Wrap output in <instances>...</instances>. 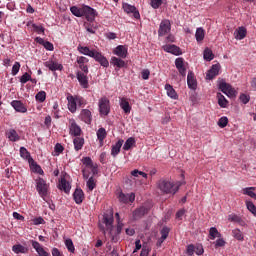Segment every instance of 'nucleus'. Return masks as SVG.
Returning a JSON list of instances; mask_svg holds the SVG:
<instances>
[{
	"mask_svg": "<svg viewBox=\"0 0 256 256\" xmlns=\"http://www.w3.org/2000/svg\"><path fill=\"white\" fill-rule=\"evenodd\" d=\"M12 251H13V253H16L17 255H19V253L27 254V253H29V248H27L21 244H16V245L12 246Z\"/></svg>",
	"mask_w": 256,
	"mask_h": 256,
	"instance_id": "29",
	"label": "nucleus"
},
{
	"mask_svg": "<svg viewBox=\"0 0 256 256\" xmlns=\"http://www.w3.org/2000/svg\"><path fill=\"white\" fill-rule=\"evenodd\" d=\"M21 69V64L19 62H15L12 67V75L15 76L17 73H19V70Z\"/></svg>",
	"mask_w": 256,
	"mask_h": 256,
	"instance_id": "61",
	"label": "nucleus"
},
{
	"mask_svg": "<svg viewBox=\"0 0 256 256\" xmlns=\"http://www.w3.org/2000/svg\"><path fill=\"white\" fill-rule=\"evenodd\" d=\"M171 31V21L164 19L161 21L159 30H158V35L159 37H165L167 33Z\"/></svg>",
	"mask_w": 256,
	"mask_h": 256,
	"instance_id": "7",
	"label": "nucleus"
},
{
	"mask_svg": "<svg viewBox=\"0 0 256 256\" xmlns=\"http://www.w3.org/2000/svg\"><path fill=\"white\" fill-rule=\"evenodd\" d=\"M186 254L188 256H193L195 254V245L194 244H189L186 247Z\"/></svg>",
	"mask_w": 256,
	"mask_h": 256,
	"instance_id": "57",
	"label": "nucleus"
},
{
	"mask_svg": "<svg viewBox=\"0 0 256 256\" xmlns=\"http://www.w3.org/2000/svg\"><path fill=\"white\" fill-rule=\"evenodd\" d=\"M45 67H47L50 71H62L63 65L59 64L53 60L45 62Z\"/></svg>",
	"mask_w": 256,
	"mask_h": 256,
	"instance_id": "21",
	"label": "nucleus"
},
{
	"mask_svg": "<svg viewBox=\"0 0 256 256\" xmlns=\"http://www.w3.org/2000/svg\"><path fill=\"white\" fill-rule=\"evenodd\" d=\"M113 53H114V55H117V57H120V59H127V55H128L127 46L118 45L114 49Z\"/></svg>",
	"mask_w": 256,
	"mask_h": 256,
	"instance_id": "11",
	"label": "nucleus"
},
{
	"mask_svg": "<svg viewBox=\"0 0 256 256\" xmlns=\"http://www.w3.org/2000/svg\"><path fill=\"white\" fill-rule=\"evenodd\" d=\"M84 27L88 33L95 35V31H97V24H95V21L85 22Z\"/></svg>",
	"mask_w": 256,
	"mask_h": 256,
	"instance_id": "28",
	"label": "nucleus"
},
{
	"mask_svg": "<svg viewBox=\"0 0 256 256\" xmlns=\"http://www.w3.org/2000/svg\"><path fill=\"white\" fill-rule=\"evenodd\" d=\"M204 59L205 61H213L215 59V55L213 54V51L209 48H206L204 50Z\"/></svg>",
	"mask_w": 256,
	"mask_h": 256,
	"instance_id": "44",
	"label": "nucleus"
},
{
	"mask_svg": "<svg viewBox=\"0 0 256 256\" xmlns=\"http://www.w3.org/2000/svg\"><path fill=\"white\" fill-rule=\"evenodd\" d=\"M92 59L97 61L101 65V67H109V60H107L106 57L103 56V54L97 50L94 52V56H92Z\"/></svg>",
	"mask_w": 256,
	"mask_h": 256,
	"instance_id": "10",
	"label": "nucleus"
},
{
	"mask_svg": "<svg viewBox=\"0 0 256 256\" xmlns=\"http://www.w3.org/2000/svg\"><path fill=\"white\" fill-rule=\"evenodd\" d=\"M149 75H151V71H149V69L142 70L141 76H142V79H144V81H147V79H149Z\"/></svg>",
	"mask_w": 256,
	"mask_h": 256,
	"instance_id": "63",
	"label": "nucleus"
},
{
	"mask_svg": "<svg viewBox=\"0 0 256 256\" xmlns=\"http://www.w3.org/2000/svg\"><path fill=\"white\" fill-rule=\"evenodd\" d=\"M135 143V137L128 138L123 145V150L130 151V149H133V147H135Z\"/></svg>",
	"mask_w": 256,
	"mask_h": 256,
	"instance_id": "34",
	"label": "nucleus"
},
{
	"mask_svg": "<svg viewBox=\"0 0 256 256\" xmlns=\"http://www.w3.org/2000/svg\"><path fill=\"white\" fill-rule=\"evenodd\" d=\"M11 106L13 107V109H15V111H17V113H27V107H25V105H23V102L19 100L12 101Z\"/></svg>",
	"mask_w": 256,
	"mask_h": 256,
	"instance_id": "20",
	"label": "nucleus"
},
{
	"mask_svg": "<svg viewBox=\"0 0 256 256\" xmlns=\"http://www.w3.org/2000/svg\"><path fill=\"white\" fill-rule=\"evenodd\" d=\"M35 99L36 101L43 103L45 99H47V93H45V91H40L36 94Z\"/></svg>",
	"mask_w": 256,
	"mask_h": 256,
	"instance_id": "49",
	"label": "nucleus"
},
{
	"mask_svg": "<svg viewBox=\"0 0 256 256\" xmlns=\"http://www.w3.org/2000/svg\"><path fill=\"white\" fill-rule=\"evenodd\" d=\"M86 186L88 188L89 191H93V189H95V187H97V179H95L94 176H91L87 182H86Z\"/></svg>",
	"mask_w": 256,
	"mask_h": 256,
	"instance_id": "38",
	"label": "nucleus"
},
{
	"mask_svg": "<svg viewBox=\"0 0 256 256\" xmlns=\"http://www.w3.org/2000/svg\"><path fill=\"white\" fill-rule=\"evenodd\" d=\"M111 65H114V67L121 69V68L125 67V65H127V64L123 61V59L113 56L111 58Z\"/></svg>",
	"mask_w": 256,
	"mask_h": 256,
	"instance_id": "32",
	"label": "nucleus"
},
{
	"mask_svg": "<svg viewBox=\"0 0 256 256\" xmlns=\"http://www.w3.org/2000/svg\"><path fill=\"white\" fill-rule=\"evenodd\" d=\"M131 175H132V177H139V175H140V176L143 177L144 179H147V173H145V172H143V171H139V170H137V169L133 170V171L131 172Z\"/></svg>",
	"mask_w": 256,
	"mask_h": 256,
	"instance_id": "54",
	"label": "nucleus"
},
{
	"mask_svg": "<svg viewBox=\"0 0 256 256\" xmlns=\"http://www.w3.org/2000/svg\"><path fill=\"white\" fill-rule=\"evenodd\" d=\"M196 41L201 42L205 39V30L203 28H197L195 33Z\"/></svg>",
	"mask_w": 256,
	"mask_h": 256,
	"instance_id": "42",
	"label": "nucleus"
},
{
	"mask_svg": "<svg viewBox=\"0 0 256 256\" xmlns=\"http://www.w3.org/2000/svg\"><path fill=\"white\" fill-rule=\"evenodd\" d=\"M194 253H196V255H203V253H205V250L203 249L202 245H196Z\"/></svg>",
	"mask_w": 256,
	"mask_h": 256,
	"instance_id": "64",
	"label": "nucleus"
},
{
	"mask_svg": "<svg viewBox=\"0 0 256 256\" xmlns=\"http://www.w3.org/2000/svg\"><path fill=\"white\" fill-rule=\"evenodd\" d=\"M163 51H165L166 53H171L172 55H182V51L181 48H179V46H176L175 44H166L164 46H162Z\"/></svg>",
	"mask_w": 256,
	"mask_h": 256,
	"instance_id": "9",
	"label": "nucleus"
},
{
	"mask_svg": "<svg viewBox=\"0 0 256 256\" xmlns=\"http://www.w3.org/2000/svg\"><path fill=\"white\" fill-rule=\"evenodd\" d=\"M31 81V74L25 72L21 77H20V83L22 85H25V83Z\"/></svg>",
	"mask_w": 256,
	"mask_h": 256,
	"instance_id": "53",
	"label": "nucleus"
},
{
	"mask_svg": "<svg viewBox=\"0 0 256 256\" xmlns=\"http://www.w3.org/2000/svg\"><path fill=\"white\" fill-rule=\"evenodd\" d=\"M97 139L101 145H103V141H105V138L107 137V130L105 128H100L97 133Z\"/></svg>",
	"mask_w": 256,
	"mask_h": 256,
	"instance_id": "37",
	"label": "nucleus"
},
{
	"mask_svg": "<svg viewBox=\"0 0 256 256\" xmlns=\"http://www.w3.org/2000/svg\"><path fill=\"white\" fill-rule=\"evenodd\" d=\"M70 11L75 17H83V6L80 8L77 6H72L70 7Z\"/></svg>",
	"mask_w": 256,
	"mask_h": 256,
	"instance_id": "39",
	"label": "nucleus"
},
{
	"mask_svg": "<svg viewBox=\"0 0 256 256\" xmlns=\"http://www.w3.org/2000/svg\"><path fill=\"white\" fill-rule=\"evenodd\" d=\"M157 187L161 193H165L166 195H175L181 188V182L160 179L157 182Z\"/></svg>",
	"mask_w": 256,
	"mask_h": 256,
	"instance_id": "2",
	"label": "nucleus"
},
{
	"mask_svg": "<svg viewBox=\"0 0 256 256\" xmlns=\"http://www.w3.org/2000/svg\"><path fill=\"white\" fill-rule=\"evenodd\" d=\"M73 199L76 203V205H81L83 201L85 200V193L81 188H76L73 193Z\"/></svg>",
	"mask_w": 256,
	"mask_h": 256,
	"instance_id": "12",
	"label": "nucleus"
},
{
	"mask_svg": "<svg viewBox=\"0 0 256 256\" xmlns=\"http://www.w3.org/2000/svg\"><path fill=\"white\" fill-rule=\"evenodd\" d=\"M232 235L237 239V241H243L244 239L243 232H241L239 229L232 230Z\"/></svg>",
	"mask_w": 256,
	"mask_h": 256,
	"instance_id": "47",
	"label": "nucleus"
},
{
	"mask_svg": "<svg viewBox=\"0 0 256 256\" xmlns=\"http://www.w3.org/2000/svg\"><path fill=\"white\" fill-rule=\"evenodd\" d=\"M20 157H22V159H25L26 161H28V163L31 161H33V157H31V153H29V150H27V148L25 147H20Z\"/></svg>",
	"mask_w": 256,
	"mask_h": 256,
	"instance_id": "31",
	"label": "nucleus"
},
{
	"mask_svg": "<svg viewBox=\"0 0 256 256\" xmlns=\"http://www.w3.org/2000/svg\"><path fill=\"white\" fill-rule=\"evenodd\" d=\"M98 111L100 115L107 117L111 113V101L106 96L98 100Z\"/></svg>",
	"mask_w": 256,
	"mask_h": 256,
	"instance_id": "3",
	"label": "nucleus"
},
{
	"mask_svg": "<svg viewBox=\"0 0 256 256\" xmlns=\"http://www.w3.org/2000/svg\"><path fill=\"white\" fill-rule=\"evenodd\" d=\"M187 85L189 89H192V91H195V89H197V80H195V74H193V72L188 73Z\"/></svg>",
	"mask_w": 256,
	"mask_h": 256,
	"instance_id": "23",
	"label": "nucleus"
},
{
	"mask_svg": "<svg viewBox=\"0 0 256 256\" xmlns=\"http://www.w3.org/2000/svg\"><path fill=\"white\" fill-rule=\"evenodd\" d=\"M243 194L248 195V197H251L252 199H256L255 187L244 188Z\"/></svg>",
	"mask_w": 256,
	"mask_h": 256,
	"instance_id": "43",
	"label": "nucleus"
},
{
	"mask_svg": "<svg viewBox=\"0 0 256 256\" xmlns=\"http://www.w3.org/2000/svg\"><path fill=\"white\" fill-rule=\"evenodd\" d=\"M228 221H231L232 223H240L241 217L237 216L236 214H232L228 216Z\"/></svg>",
	"mask_w": 256,
	"mask_h": 256,
	"instance_id": "60",
	"label": "nucleus"
},
{
	"mask_svg": "<svg viewBox=\"0 0 256 256\" xmlns=\"http://www.w3.org/2000/svg\"><path fill=\"white\" fill-rule=\"evenodd\" d=\"M7 135H8V139H10V141H13V142L19 141L20 139L19 134L15 129L9 130Z\"/></svg>",
	"mask_w": 256,
	"mask_h": 256,
	"instance_id": "40",
	"label": "nucleus"
},
{
	"mask_svg": "<svg viewBox=\"0 0 256 256\" xmlns=\"http://www.w3.org/2000/svg\"><path fill=\"white\" fill-rule=\"evenodd\" d=\"M54 151H55L56 155L58 156V155H61V153H63V151H65V148L60 143H57L54 147Z\"/></svg>",
	"mask_w": 256,
	"mask_h": 256,
	"instance_id": "59",
	"label": "nucleus"
},
{
	"mask_svg": "<svg viewBox=\"0 0 256 256\" xmlns=\"http://www.w3.org/2000/svg\"><path fill=\"white\" fill-rule=\"evenodd\" d=\"M121 147H123V139L118 140L115 145H112L111 155L117 157L118 153H121Z\"/></svg>",
	"mask_w": 256,
	"mask_h": 256,
	"instance_id": "24",
	"label": "nucleus"
},
{
	"mask_svg": "<svg viewBox=\"0 0 256 256\" xmlns=\"http://www.w3.org/2000/svg\"><path fill=\"white\" fill-rule=\"evenodd\" d=\"M123 9L125 13H133L135 19H139L141 15L139 14V11H137V8L131 4L125 3L123 4Z\"/></svg>",
	"mask_w": 256,
	"mask_h": 256,
	"instance_id": "18",
	"label": "nucleus"
},
{
	"mask_svg": "<svg viewBox=\"0 0 256 256\" xmlns=\"http://www.w3.org/2000/svg\"><path fill=\"white\" fill-rule=\"evenodd\" d=\"M103 221L106 225V230L102 229L104 235H107L108 233L110 241H112V243H117V241H119V235H121L123 225L118 222L116 228L113 226V211L105 213Z\"/></svg>",
	"mask_w": 256,
	"mask_h": 256,
	"instance_id": "1",
	"label": "nucleus"
},
{
	"mask_svg": "<svg viewBox=\"0 0 256 256\" xmlns=\"http://www.w3.org/2000/svg\"><path fill=\"white\" fill-rule=\"evenodd\" d=\"M30 165V169H32V171L34 173H38L39 175H43V169L41 168V166L38 165L37 162H35V160L32 159V161L28 162Z\"/></svg>",
	"mask_w": 256,
	"mask_h": 256,
	"instance_id": "35",
	"label": "nucleus"
},
{
	"mask_svg": "<svg viewBox=\"0 0 256 256\" xmlns=\"http://www.w3.org/2000/svg\"><path fill=\"white\" fill-rule=\"evenodd\" d=\"M234 37L238 41L245 39V37H247V29H245L244 27H239L238 30L234 32Z\"/></svg>",
	"mask_w": 256,
	"mask_h": 256,
	"instance_id": "27",
	"label": "nucleus"
},
{
	"mask_svg": "<svg viewBox=\"0 0 256 256\" xmlns=\"http://www.w3.org/2000/svg\"><path fill=\"white\" fill-rule=\"evenodd\" d=\"M120 107L126 113V115H129L131 113V105L129 104V101L127 98H120Z\"/></svg>",
	"mask_w": 256,
	"mask_h": 256,
	"instance_id": "26",
	"label": "nucleus"
},
{
	"mask_svg": "<svg viewBox=\"0 0 256 256\" xmlns=\"http://www.w3.org/2000/svg\"><path fill=\"white\" fill-rule=\"evenodd\" d=\"M83 165H85L86 167H89V169L91 167H93V160L91 159V157H84L82 159Z\"/></svg>",
	"mask_w": 256,
	"mask_h": 256,
	"instance_id": "58",
	"label": "nucleus"
},
{
	"mask_svg": "<svg viewBox=\"0 0 256 256\" xmlns=\"http://www.w3.org/2000/svg\"><path fill=\"white\" fill-rule=\"evenodd\" d=\"M67 101H68V109H69L70 113H76V111H77V98H76V96L68 95L67 96Z\"/></svg>",
	"mask_w": 256,
	"mask_h": 256,
	"instance_id": "16",
	"label": "nucleus"
},
{
	"mask_svg": "<svg viewBox=\"0 0 256 256\" xmlns=\"http://www.w3.org/2000/svg\"><path fill=\"white\" fill-rule=\"evenodd\" d=\"M65 245L70 253H75V245H73V240L67 239Z\"/></svg>",
	"mask_w": 256,
	"mask_h": 256,
	"instance_id": "51",
	"label": "nucleus"
},
{
	"mask_svg": "<svg viewBox=\"0 0 256 256\" xmlns=\"http://www.w3.org/2000/svg\"><path fill=\"white\" fill-rule=\"evenodd\" d=\"M241 103H243L244 105H247V103H249V101H251V96L247 95V94H240L239 97Z\"/></svg>",
	"mask_w": 256,
	"mask_h": 256,
	"instance_id": "56",
	"label": "nucleus"
},
{
	"mask_svg": "<svg viewBox=\"0 0 256 256\" xmlns=\"http://www.w3.org/2000/svg\"><path fill=\"white\" fill-rule=\"evenodd\" d=\"M221 69V66L219 64L212 65L211 69L206 74V79H209L210 81L212 79H215L217 75H219V70Z\"/></svg>",
	"mask_w": 256,
	"mask_h": 256,
	"instance_id": "15",
	"label": "nucleus"
},
{
	"mask_svg": "<svg viewBox=\"0 0 256 256\" xmlns=\"http://www.w3.org/2000/svg\"><path fill=\"white\" fill-rule=\"evenodd\" d=\"M78 51L82 55H86L87 57H93L96 50H91L87 46H78Z\"/></svg>",
	"mask_w": 256,
	"mask_h": 256,
	"instance_id": "30",
	"label": "nucleus"
},
{
	"mask_svg": "<svg viewBox=\"0 0 256 256\" xmlns=\"http://www.w3.org/2000/svg\"><path fill=\"white\" fill-rule=\"evenodd\" d=\"M27 27H32L36 33H45V28L43 26H37V24H34L33 22H28Z\"/></svg>",
	"mask_w": 256,
	"mask_h": 256,
	"instance_id": "45",
	"label": "nucleus"
},
{
	"mask_svg": "<svg viewBox=\"0 0 256 256\" xmlns=\"http://www.w3.org/2000/svg\"><path fill=\"white\" fill-rule=\"evenodd\" d=\"M165 90L168 97H170V99H174V100L179 99V95L177 94V91H175V88H173L171 84H166Z\"/></svg>",
	"mask_w": 256,
	"mask_h": 256,
	"instance_id": "25",
	"label": "nucleus"
},
{
	"mask_svg": "<svg viewBox=\"0 0 256 256\" xmlns=\"http://www.w3.org/2000/svg\"><path fill=\"white\" fill-rule=\"evenodd\" d=\"M151 3V7L153 9H159L161 7V5H163V0H150Z\"/></svg>",
	"mask_w": 256,
	"mask_h": 256,
	"instance_id": "55",
	"label": "nucleus"
},
{
	"mask_svg": "<svg viewBox=\"0 0 256 256\" xmlns=\"http://www.w3.org/2000/svg\"><path fill=\"white\" fill-rule=\"evenodd\" d=\"M82 11L83 17H85L87 21H95V18L97 17V15H99V13H97V10L87 5H83Z\"/></svg>",
	"mask_w": 256,
	"mask_h": 256,
	"instance_id": "5",
	"label": "nucleus"
},
{
	"mask_svg": "<svg viewBox=\"0 0 256 256\" xmlns=\"http://www.w3.org/2000/svg\"><path fill=\"white\" fill-rule=\"evenodd\" d=\"M87 75H89V73H83L81 71L76 72L78 83H80L83 89H89V77H87Z\"/></svg>",
	"mask_w": 256,
	"mask_h": 256,
	"instance_id": "8",
	"label": "nucleus"
},
{
	"mask_svg": "<svg viewBox=\"0 0 256 256\" xmlns=\"http://www.w3.org/2000/svg\"><path fill=\"white\" fill-rule=\"evenodd\" d=\"M175 66L178 69L180 75L185 77L187 75V69L185 68V60L183 58H177L175 60Z\"/></svg>",
	"mask_w": 256,
	"mask_h": 256,
	"instance_id": "14",
	"label": "nucleus"
},
{
	"mask_svg": "<svg viewBox=\"0 0 256 256\" xmlns=\"http://www.w3.org/2000/svg\"><path fill=\"white\" fill-rule=\"evenodd\" d=\"M217 97H218V105L225 109L229 101H227V98H225V96L221 93H218Z\"/></svg>",
	"mask_w": 256,
	"mask_h": 256,
	"instance_id": "41",
	"label": "nucleus"
},
{
	"mask_svg": "<svg viewBox=\"0 0 256 256\" xmlns=\"http://www.w3.org/2000/svg\"><path fill=\"white\" fill-rule=\"evenodd\" d=\"M58 187L60 191H64V193H70L71 191V184L65 178L60 179Z\"/></svg>",
	"mask_w": 256,
	"mask_h": 256,
	"instance_id": "22",
	"label": "nucleus"
},
{
	"mask_svg": "<svg viewBox=\"0 0 256 256\" xmlns=\"http://www.w3.org/2000/svg\"><path fill=\"white\" fill-rule=\"evenodd\" d=\"M228 123L229 118H227L226 116H223L218 120V126L221 127V129H224V127L228 125Z\"/></svg>",
	"mask_w": 256,
	"mask_h": 256,
	"instance_id": "52",
	"label": "nucleus"
},
{
	"mask_svg": "<svg viewBox=\"0 0 256 256\" xmlns=\"http://www.w3.org/2000/svg\"><path fill=\"white\" fill-rule=\"evenodd\" d=\"M36 43H39V45H43L46 51H54L55 47L53 46V43L41 38L36 37L35 38Z\"/></svg>",
	"mask_w": 256,
	"mask_h": 256,
	"instance_id": "19",
	"label": "nucleus"
},
{
	"mask_svg": "<svg viewBox=\"0 0 256 256\" xmlns=\"http://www.w3.org/2000/svg\"><path fill=\"white\" fill-rule=\"evenodd\" d=\"M69 129H70V135L74 137H79L81 135V127L77 125V122H75V120L70 121Z\"/></svg>",
	"mask_w": 256,
	"mask_h": 256,
	"instance_id": "17",
	"label": "nucleus"
},
{
	"mask_svg": "<svg viewBox=\"0 0 256 256\" xmlns=\"http://www.w3.org/2000/svg\"><path fill=\"white\" fill-rule=\"evenodd\" d=\"M246 207H247L248 211H250V213L253 214L254 217H256V206H255V204H253V202H251V201H247L246 202Z\"/></svg>",
	"mask_w": 256,
	"mask_h": 256,
	"instance_id": "50",
	"label": "nucleus"
},
{
	"mask_svg": "<svg viewBox=\"0 0 256 256\" xmlns=\"http://www.w3.org/2000/svg\"><path fill=\"white\" fill-rule=\"evenodd\" d=\"M73 143H74L75 151H81V149H83V145H85V139H83L81 137H76L73 140Z\"/></svg>",
	"mask_w": 256,
	"mask_h": 256,
	"instance_id": "33",
	"label": "nucleus"
},
{
	"mask_svg": "<svg viewBox=\"0 0 256 256\" xmlns=\"http://www.w3.org/2000/svg\"><path fill=\"white\" fill-rule=\"evenodd\" d=\"M147 211L148 210L145 207H140L136 209L133 213L134 219H141V217H143L144 215H147Z\"/></svg>",
	"mask_w": 256,
	"mask_h": 256,
	"instance_id": "36",
	"label": "nucleus"
},
{
	"mask_svg": "<svg viewBox=\"0 0 256 256\" xmlns=\"http://www.w3.org/2000/svg\"><path fill=\"white\" fill-rule=\"evenodd\" d=\"M36 190L40 197L45 200L47 197V182L43 178L36 180Z\"/></svg>",
	"mask_w": 256,
	"mask_h": 256,
	"instance_id": "4",
	"label": "nucleus"
},
{
	"mask_svg": "<svg viewBox=\"0 0 256 256\" xmlns=\"http://www.w3.org/2000/svg\"><path fill=\"white\" fill-rule=\"evenodd\" d=\"M216 237H221V233L215 227H211L209 230V238L213 241Z\"/></svg>",
	"mask_w": 256,
	"mask_h": 256,
	"instance_id": "46",
	"label": "nucleus"
},
{
	"mask_svg": "<svg viewBox=\"0 0 256 256\" xmlns=\"http://www.w3.org/2000/svg\"><path fill=\"white\" fill-rule=\"evenodd\" d=\"M171 230L169 229V227H167V226H164L162 229H161V231H160V235H161V238L160 239H162V241H165V239H167V237H169V232H170Z\"/></svg>",
	"mask_w": 256,
	"mask_h": 256,
	"instance_id": "48",
	"label": "nucleus"
},
{
	"mask_svg": "<svg viewBox=\"0 0 256 256\" xmlns=\"http://www.w3.org/2000/svg\"><path fill=\"white\" fill-rule=\"evenodd\" d=\"M219 89L222 91V93L227 95V97H234L235 95V88L224 80L219 83Z\"/></svg>",
	"mask_w": 256,
	"mask_h": 256,
	"instance_id": "6",
	"label": "nucleus"
},
{
	"mask_svg": "<svg viewBox=\"0 0 256 256\" xmlns=\"http://www.w3.org/2000/svg\"><path fill=\"white\" fill-rule=\"evenodd\" d=\"M33 225H45L43 217H36L32 220Z\"/></svg>",
	"mask_w": 256,
	"mask_h": 256,
	"instance_id": "62",
	"label": "nucleus"
},
{
	"mask_svg": "<svg viewBox=\"0 0 256 256\" xmlns=\"http://www.w3.org/2000/svg\"><path fill=\"white\" fill-rule=\"evenodd\" d=\"M80 119L87 125H91V122L93 121V115L89 109H83L80 113Z\"/></svg>",
	"mask_w": 256,
	"mask_h": 256,
	"instance_id": "13",
	"label": "nucleus"
}]
</instances>
